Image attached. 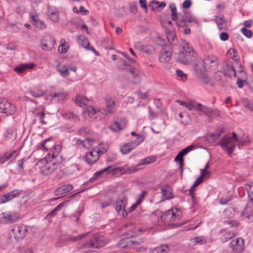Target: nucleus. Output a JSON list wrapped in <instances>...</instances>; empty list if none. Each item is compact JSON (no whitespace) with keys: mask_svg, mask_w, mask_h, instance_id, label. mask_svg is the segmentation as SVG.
Wrapping results in <instances>:
<instances>
[{"mask_svg":"<svg viewBox=\"0 0 253 253\" xmlns=\"http://www.w3.org/2000/svg\"><path fill=\"white\" fill-rule=\"evenodd\" d=\"M156 161V158L153 156H149L141 160L139 163L135 166L128 167L127 166L124 167H118L112 169V167L109 166L104 168L95 173L96 177L100 176L102 173L106 172L108 173L111 172L113 174H116L119 172L122 174H130L135 172L141 169L142 166L149 165Z\"/></svg>","mask_w":253,"mask_h":253,"instance_id":"1","label":"nucleus"},{"mask_svg":"<svg viewBox=\"0 0 253 253\" xmlns=\"http://www.w3.org/2000/svg\"><path fill=\"white\" fill-rule=\"evenodd\" d=\"M176 102L179 103L180 105L185 107L189 110L195 109L197 111L201 112L203 115L210 119L219 117L220 115V113L218 109L210 108L197 102H184L179 100H176Z\"/></svg>","mask_w":253,"mask_h":253,"instance_id":"2","label":"nucleus"},{"mask_svg":"<svg viewBox=\"0 0 253 253\" xmlns=\"http://www.w3.org/2000/svg\"><path fill=\"white\" fill-rule=\"evenodd\" d=\"M196 53L188 42L183 41L180 43L177 56V61L179 63L188 65L192 61Z\"/></svg>","mask_w":253,"mask_h":253,"instance_id":"3","label":"nucleus"},{"mask_svg":"<svg viewBox=\"0 0 253 253\" xmlns=\"http://www.w3.org/2000/svg\"><path fill=\"white\" fill-rule=\"evenodd\" d=\"M123 236L124 238L119 241L117 245L120 248L125 249L134 247L139 246L143 242L142 238H139L137 240L133 239L135 234L131 230L125 233Z\"/></svg>","mask_w":253,"mask_h":253,"instance_id":"4","label":"nucleus"},{"mask_svg":"<svg viewBox=\"0 0 253 253\" xmlns=\"http://www.w3.org/2000/svg\"><path fill=\"white\" fill-rule=\"evenodd\" d=\"M238 137L235 132L232 135L228 134L223 137L219 141V144L224 149L227 150L228 154L231 155L237 143Z\"/></svg>","mask_w":253,"mask_h":253,"instance_id":"5","label":"nucleus"},{"mask_svg":"<svg viewBox=\"0 0 253 253\" xmlns=\"http://www.w3.org/2000/svg\"><path fill=\"white\" fill-rule=\"evenodd\" d=\"M198 24V21L196 18L187 10L183 11V14H178V18L176 21L177 26L181 28L189 27L190 24Z\"/></svg>","mask_w":253,"mask_h":253,"instance_id":"6","label":"nucleus"},{"mask_svg":"<svg viewBox=\"0 0 253 253\" xmlns=\"http://www.w3.org/2000/svg\"><path fill=\"white\" fill-rule=\"evenodd\" d=\"M38 165H43L40 167L41 172L43 175H48L54 171L59 164L53 159L49 162L46 160L42 159L39 161Z\"/></svg>","mask_w":253,"mask_h":253,"instance_id":"7","label":"nucleus"},{"mask_svg":"<svg viewBox=\"0 0 253 253\" xmlns=\"http://www.w3.org/2000/svg\"><path fill=\"white\" fill-rule=\"evenodd\" d=\"M194 70L196 75L200 78L205 84L210 83V79L207 76L208 71L202 61H199L193 66Z\"/></svg>","mask_w":253,"mask_h":253,"instance_id":"8","label":"nucleus"},{"mask_svg":"<svg viewBox=\"0 0 253 253\" xmlns=\"http://www.w3.org/2000/svg\"><path fill=\"white\" fill-rule=\"evenodd\" d=\"M28 227L23 224H15L11 228L10 234L13 235L14 239L19 241L23 239L27 235Z\"/></svg>","mask_w":253,"mask_h":253,"instance_id":"9","label":"nucleus"},{"mask_svg":"<svg viewBox=\"0 0 253 253\" xmlns=\"http://www.w3.org/2000/svg\"><path fill=\"white\" fill-rule=\"evenodd\" d=\"M176 213L173 209L169 210L163 213L161 216L162 221L166 224L174 222L176 219L179 220L181 217V211L179 210L175 209Z\"/></svg>","mask_w":253,"mask_h":253,"instance_id":"10","label":"nucleus"},{"mask_svg":"<svg viewBox=\"0 0 253 253\" xmlns=\"http://www.w3.org/2000/svg\"><path fill=\"white\" fill-rule=\"evenodd\" d=\"M161 41L162 39L159 38ZM162 43H159V44L163 47L160 52L159 56V60L162 63H167L170 61L171 56V53L172 50L171 47L169 45H166L164 41H162Z\"/></svg>","mask_w":253,"mask_h":253,"instance_id":"11","label":"nucleus"},{"mask_svg":"<svg viewBox=\"0 0 253 253\" xmlns=\"http://www.w3.org/2000/svg\"><path fill=\"white\" fill-rule=\"evenodd\" d=\"M106 242L101 236L95 235L90 239L89 242L85 243L83 246L84 248H99L104 246Z\"/></svg>","mask_w":253,"mask_h":253,"instance_id":"12","label":"nucleus"},{"mask_svg":"<svg viewBox=\"0 0 253 253\" xmlns=\"http://www.w3.org/2000/svg\"><path fill=\"white\" fill-rule=\"evenodd\" d=\"M107 152V148L104 149L103 150H93L91 151L86 153L85 156V161L89 165L94 164L98 160L100 154H103Z\"/></svg>","mask_w":253,"mask_h":253,"instance_id":"13","label":"nucleus"},{"mask_svg":"<svg viewBox=\"0 0 253 253\" xmlns=\"http://www.w3.org/2000/svg\"><path fill=\"white\" fill-rule=\"evenodd\" d=\"M208 71H213L217 69L219 61L218 58L214 55H211L206 57L202 60Z\"/></svg>","mask_w":253,"mask_h":253,"instance_id":"14","label":"nucleus"},{"mask_svg":"<svg viewBox=\"0 0 253 253\" xmlns=\"http://www.w3.org/2000/svg\"><path fill=\"white\" fill-rule=\"evenodd\" d=\"M19 218L20 215L17 212H2L0 214V218L2 219L3 223H12L17 221Z\"/></svg>","mask_w":253,"mask_h":253,"instance_id":"15","label":"nucleus"},{"mask_svg":"<svg viewBox=\"0 0 253 253\" xmlns=\"http://www.w3.org/2000/svg\"><path fill=\"white\" fill-rule=\"evenodd\" d=\"M15 111L14 105L4 99H0V112L5 113L7 115H11Z\"/></svg>","mask_w":253,"mask_h":253,"instance_id":"16","label":"nucleus"},{"mask_svg":"<svg viewBox=\"0 0 253 253\" xmlns=\"http://www.w3.org/2000/svg\"><path fill=\"white\" fill-rule=\"evenodd\" d=\"M230 247L236 253H241L244 249V241L241 238L232 240L230 244Z\"/></svg>","mask_w":253,"mask_h":253,"instance_id":"17","label":"nucleus"},{"mask_svg":"<svg viewBox=\"0 0 253 253\" xmlns=\"http://www.w3.org/2000/svg\"><path fill=\"white\" fill-rule=\"evenodd\" d=\"M30 17L31 21L37 28L40 30H44L46 28V25L43 21L39 18V15L35 11L30 12Z\"/></svg>","mask_w":253,"mask_h":253,"instance_id":"18","label":"nucleus"},{"mask_svg":"<svg viewBox=\"0 0 253 253\" xmlns=\"http://www.w3.org/2000/svg\"><path fill=\"white\" fill-rule=\"evenodd\" d=\"M126 204L127 199L125 197L116 202V210L117 212L119 214H121L123 217L127 215V211L125 210Z\"/></svg>","mask_w":253,"mask_h":253,"instance_id":"19","label":"nucleus"},{"mask_svg":"<svg viewBox=\"0 0 253 253\" xmlns=\"http://www.w3.org/2000/svg\"><path fill=\"white\" fill-rule=\"evenodd\" d=\"M21 193V190L16 189L6 193L0 197V204L5 203L15 198L18 197Z\"/></svg>","mask_w":253,"mask_h":253,"instance_id":"20","label":"nucleus"},{"mask_svg":"<svg viewBox=\"0 0 253 253\" xmlns=\"http://www.w3.org/2000/svg\"><path fill=\"white\" fill-rule=\"evenodd\" d=\"M127 122L125 118H120L109 126L110 128L114 132L119 131L124 129L126 126Z\"/></svg>","mask_w":253,"mask_h":253,"instance_id":"21","label":"nucleus"},{"mask_svg":"<svg viewBox=\"0 0 253 253\" xmlns=\"http://www.w3.org/2000/svg\"><path fill=\"white\" fill-rule=\"evenodd\" d=\"M161 191L163 200H169L173 198L172 189L169 184L164 185L161 188Z\"/></svg>","mask_w":253,"mask_h":253,"instance_id":"22","label":"nucleus"},{"mask_svg":"<svg viewBox=\"0 0 253 253\" xmlns=\"http://www.w3.org/2000/svg\"><path fill=\"white\" fill-rule=\"evenodd\" d=\"M73 189V185L70 184H68L57 188L54 191V193L56 196H59L70 192Z\"/></svg>","mask_w":253,"mask_h":253,"instance_id":"23","label":"nucleus"},{"mask_svg":"<svg viewBox=\"0 0 253 253\" xmlns=\"http://www.w3.org/2000/svg\"><path fill=\"white\" fill-rule=\"evenodd\" d=\"M214 20L220 30H226L227 29L226 20L223 17L214 16Z\"/></svg>","mask_w":253,"mask_h":253,"instance_id":"24","label":"nucleus"},{"mask_svg":"<svg viewBox=\"0 0 253 253\" xmlns=\"http://www.w3.org/2000/svg\"><path fill=\"white\" fill-rule=\"evenodd\" d=\"M35 66L33 63L21 64L16 66L14 71L17 74H21L27 69H32Z\"/></svg>","mask_w":253,"mask_h":253,"instance_id":"25","label":"nucleus"},{"mask_svg":"<svg viewBox=\"0 0 253 253\" xmlns=\"http://www.w3.org/2000/svg\"><path fill=\"white\" fill-rule=\"evenodd\" d=\"M92 133V131L86 126L80 127L77 131L76 134L81 137H87Z\"/></svg>","mask_w":253,"mask_h":253,"instance_id":"26","label":"nucleus"},{"mask_svg":"<svg viewBox=\"0 0 253 253\" xmlns=\"http://www.w3.org/2000/svg\"><path fill=\"white\" fill-rule=\"evenodd\" d=\"M61 116L63 118H64L65 119L71 120L74 121L75 122H78L80 120L79 116L76 114H74L73 112L71 111H66L62 113Z\"/></svg>","mask_w":253,"mask_h":253,"instance_id":"27","label":"nucleus"},{"mask_svg":"<svg viewBox=\"0 0 253 253\" xmlns=\"http://www.w3.org/2000/svg\"><path fill=\"white\" fill-rule=\"evenodd\" d=\"M224 72L226 75L231 78L233 77H235L236 76L235 69L231 63H227L226 65V68L224 69Z\"/></svg>","mask_w":253,"mask_h":253,"instance_id":"28","label":"nucleus"},{"mask_svg":"<svg viewBox=\"0 0 253 253\" xmlns=\"http://www.w3.org/2000/svg\"><path fill=\"white\" fill-rule=\"evenodd\" d=\"M165 2H160L157 0H152L150 1L149 7L152 11H155L159 8H164L166 6Z\"/></svg>","mask_w":253,"mask_h":253,"instance_id":"29","label":"nucleus"},{"mask_svg":"<svg viewBox=\"0 0 253 253\" xmlns=\"http://www.w3.org/2000/svg\"><path fill=\"white\" fill-rule=\"evenodd\" d=\"M139 50L144 51L147 54H151L155 53V48L152 45L139 44L138 46Z\"/></svg>","mask_w":253,"mask_h":253,"instance_id":"30","label":"nucleus"},{"mask_svg":"<svg viewBox=\"0 0 253 253\" xmlns=\"http://www.w3.org/2000/svg\"><path fill=\"white\" fill-rule=\"evenodd\" d=\"M243 106L250 111L253 110V102L247 97L242 98L241 100Z\"/></svg>","mask_w":253,"mask_h":253,"instance_id":"31","label":"nucleus"},{"mask_svg":"<svg viewBox=\"0 0 253 253\" xmlns=\"http://www.w3.org/2000/svg\"><path fill=\"white\" fill-rule=\"evenodd\" d=\"M48 15L50 20L53 22H58L60 18L59 12L55 9L49 10Z\"/></svg>","mask_w":253,"mask_h":253,"instance_id":"32","label":"nucleus"},{"mask_svg":"<svg viewBox=\"0 0 253 253\" xmlns=\"http://www.w3.org/2000/svg\"><path fill=\"white\" fill-rule=\"evenodd\" d=\"M107 111L112 114L114 112L115 106V101L111 97H107L105 99Z\"/></svg>","mask_w":253,"mask_h":253,"instance_id":"33","label":"nucleus"},{"mask_svg":"<svg viewBox=\"0 0 253 253\" xmlns=\"http://www.w3.org/2000/svg\"><path fill=\"white\" fill-rule=\"evenodd\" d=\"M86 112L87 113L88 115L92 117L95 114H98V113H102L104 115H107L106 114V111L105 110H102L99 109L98 110H97L96 109L89 107L86 108Z\"/></svg>","mask_w":253,"mask_h":253,"instance_id":"34","label":"nucleus"},{"mask_svg":"<svg viewBox=\"0 0 253 253\" xmlns=\"http://www.w3.org/2000/svg\"><path fill=\"white\" fill-rule=\"evenodd\" d=\"M56 69L62 77H67L69 75V71L66 65L60 66V64L56 66Z\"/></svg>","mask_w":253,"mask_h":253,"instance_id":"35","label":"nucleus"},{"mask_svg":"<svg viewBox=\"0 0 253 253\" xmlns=\"http://www.w3.org/2000/svg\"><path fill=\"white\" fill-rule=\"evenodd\" d=\"M169 248L168 245H163L158 247L152 251V253H168Z\"/></svg>","mask_w":253,"mask_h":253,"instance_id":"36","label":"nucleus"},{"mask_svg":"<svg viewBox=\"0 0 253 253\" xmlns=\"http://www.w3.org/2000/svg\"><path fill=\"white\" fill-rule=\"evenodd\" d=\"M245 188L250 200L253 202V182L246 184Z\"/></svg>","mask_w":253,"mask_h":253,"instance_id":"37","label":"nucleus"},{"mask_svg":"<svg viewBox=\"0 0 253 253\" xmlns=\"http://www.w3.org/2000/svg\"><path fill=\"white\" fill-rule=\"evenodd\" d=\"M236 235L237 233L234 231H229L222 236L221 240L223 242H227L234 237Z\"/></svg>","mask_w":253,"mask_h":253,"instance_id":"38","label":"nucleus"},{"mask_svg":"<svg viewBox=\"0 0 253 253\" xmlns=\"http://www.w3.org/2000/svg\"><path fill=\"white\" fill-rule=\"evenodd\" d=\"M75 101L77 105L80 106H82L83 105L87 104L88 99L85 97L78 95L76 97Z\"/></svg>","mask_w":253,"mask_h":253,"instance_id":"39","label":"nucleus"},{"mask_svg":"<svg viewBox=\"0 0 253 253\" xmlns=\"http://www.w3.org/2000/svg\"><path fill=\"white\" fill-rule=\"evenodd\" d=\"M223 132V130H220L218 132L215 133H210L208 135V138L210 141L215 142L219 137L221 134Z\"/></svg>","mask_w":253,"mask_h":253,"instance_id":"40","label":"nucleus"},{"mask_svg":"<svg viewBox=\"0 0 253 253\" xmlns=\"http://www.w3.org/2000/svg\"><path fill=\"white\" fill-rule=\"evenodd\" d=\"M237 52L233 48L229 49L227 52V55L232 60L238 62L239 58L236 56Z\"/></svg>","mask_w":253,"mask_h":253,"instance_id":"41","label":"nucleus"},{"mask_svg":"<svg viewBox=\"0 0 253 253\" xmlns=\"http://www.w3.org/2000/svg\"><path fill=\"white\" fill-rule=\"evenodd\" d=\"M28 92L34 98H38L43 96L44 95V91L42 90H38L37 91L30 90Z\"/></svg>","mask_w":253,"mask_h":253,"instance_id":"42","label":"nucleus"},{"mask_svg":"<svg viewBox=\"0 0 253 253\" xmlns=\"http://www.w3.org/2000/svg\"><path fill=\"white\" fill-rule=\"evenodd\" d=\"M169 7L171 10V19L176 21L178 18V14L177 15L175 5L174 4H171Z\"/></svg>","mask_w":253,"mask_h":253,"instance_id":"43","label":"nucleus"},{"mask_svg":"<svg viewBox=\"0 0 253 253\" xmlns=\"http://www.w3.org/2000/svg\"><path fill=\"white\" fill-rule=\"evenodd\" d=\"M128 6L129 11L131 13L136 14L137 13L138 7L136 2L133 1L129 2Z\"/></svg>","mask_w":253,"mask_h":253,"instance_id":"44","label":"nucleus"},{"mask_svg":"<svg viewBox=\"0 0 253 253\" xmlns=\"http://www.w3.org/2000/svg\"><path fill=\"white\" fill-rule=\"evenodd\" d=\"M182 155L180 154L179 153L175 158L174 160L176 161L177 163H179V169L181 170V172L183 171V159Z\"/></svg>","mask_w":253,"mask_h":253,"instance_id":"45","label":"nucleus"},{"mask_svg":"<svg viewBox=\"0 0 253 253\" xmlns=\"http://www.w3.org/2000/svg\"><path fill=\"white\" fill-rule=\"evenodd\" d=\"M129 73L131 74L132 77L136 79L135 81H133V83L134 84L138 83L140 81L139 75L138 72L133 68H130L129 70Z\"/></svg>","mask_w":253,"mask_h":253,"instance_id":"46","label":"nucleus"},{"mask_svg":"<svg viewBox=\"0 0 253 253\" xmlns=\"http://www.w3.org/2000/svg\"><path fill=\"white\" fill-rule=\"evenodd\" d=\"M226 77L225 72L221 71H217L214 74L215 79L217 81H221Z\"/></svg>","mask_w":253,"mask_h":253,"instance_id":"47","label":"nucleus"},{"mask_svg":"<svg viewBox=\"0 0 253 253\" xmlns=\"http://www.w3.org/2000/svg\"><path fill=\"white\" fill-rule=\"evenodd\" d=\"M80 170L79 167L76 164H73L67 168V172L71 174L77 171H79Z\"/></svg>","mask_w":253,"mask_h":253,"instance_id":"48","label":"nucleus"},{"mask_svg":"<svg viewBox=\"0 0 253 253\" xmlns=\"http://www.w3.org/2000/svg\"><path fill=\"white\" fill-rule=\"evenodd\" d=\"M87 233L86 234H81L77 237H74L73 236H69L68 237V239L72 242H77V241H80V240H82V239H83L87 235Z\"/></svg>","mask_w":253,"mask_h":253,"instance_id":"49","label":"nucleus"},{"mask_svg":"<svg viewBox=\"0 0 253 253\" xmlns=\"http://www.w3.org/2000/svg\"><path fill=\"white\" fill-rule=\"evenodd\" d=\"M120 151L124 155L127 154L131 151L129 145H128L127 143L122 145L120 147Z\"/></svg>","mask_w":253,"mask_h":253,"instance_id":"50","label":"nucleus"},{"mask_svg":"<svg viewBox=\"0 0 253 253\" xmlns=\"http://www.w3.org/2000/svg\"><path fill=\"white\" fill-rule=\"evenodd\" d=\"M204 180V177L200 175L199 177L196 180L192 187L190 188V192L192 194L193 189L201 184L202 182H203Z\"/></svg>","mask_w":253,"mask_h":253,"instance_id":"51","label":"nucleus"},{"mask_svg":"<svg viewBox=\"0 0 253 253\" xmlns=\"http://www.w3.org/2000/svg\"><path fill=\"white\" fill-rule=\"evenodd\" d=\"M204 180V177L200 175L199 177L196 180L192 187L190 188V192L192 194L193 189L201 184L202 182H203Z\"/></svg>","mask_w":253,"mask_h":253,"instance_id":"52","label":"nucleus"},{"mask_svg":"<svg viewBox=\"0 0 253 253\" xmlns=\"http://www.w3.org/2000/svg\"><path fill=\"white\" fill-rule=\"evenodd\" d=\"M54 150L51 155V159L53 160L58 156L59 152L61 150V146L60 145H57L54 146Z\"/></svg>","mask_w":253,"mask_h":253,"instance_id":"53","label":"nucleus"},{"mask_svg":"<svg viewBox=\"0 0 253 253\" xmlns=\"http://www.w3.org/2000/svg\"><path fill=\"white\" fill-rule=\"evenodd\" d=\"M94 140L91 138H86L84 139V147L86 149L90 148L92 145Z\"/></svg>","mask_w":253,"mask_h":253,"instance_id":"54","label":"nucleus"},{"mask_svg":"<svg viewBox=\"0 0 253 253\" xmlns=\"http://www.w3.org/2000/svg\"><path fill=\"white\" fill-rule=\"evenodd\" d=\"M249 140L248 138H238L237 143L239 146H245L249 144Z\"/></svg>","mask_w":253,"mask_h":253,"instance_id":"55","label":"nucleus"},{"mask_svg":"<svg viewBox=\"0 0 253 253\" xmlns=\"http://www.w3.org/2000/svg\"><path fill=\"white\" fill-rule=\"evenodd\" d=\"M4 154L6 157L7 161H8L10 160L15 159L17 156V153L16 152V151L13 150L10 152H6L4 153Z\"/></svg>","mask_w":253,"mask_h":253,"instance_id":"56","label":"nucleus"},{"mask_svg":"<svg viewBox=\"0 0 253 253\" xmlns=\"http://www.w3.org/2000/svg\"><path fill=\"white\" fill-rule=\"evenodd\" d=\"M167 38L168 41L170 42H174L175 40L176 37L174 33L171 31H169L167 33Z\"/></svg>","mask_w":253,"mask_h":253,"instance_id":"57","label":"nucleus"},{"mask_svg":"<svg viewBox=\"0 0 253 253\" xmlns=\"http://www.w3.org/2000/svg\"><path fill=\"white\" fill-rule=\"evenodd\" d=\"M241 32L248 38H251L253 36V32L250 30L247 29L245 27H243L241 29Z\"/></svg>","mask_w":253,"mask_h":253,"instance_id":"58","label":"nucleus"},{"mask_svg":"<svg viewBox=\"0 0 253 253\" xmlns=\"http://www.w3.org/2000/svg\"><path fill=\"white\" fill-rule=\"evenodd\" d=\"M195 146L194 145H190L184 149H182L180 152V154L182 155V156H184L186 155L188 152L192 150L194 148Z\"/></svg>","mask_w":253,"mask_h":253,"instance_id":"59","label":"nucleus"},{"mask_svg":"<svg viewBox=\"0 0 253 253\" xmlns=\"http://www.w3.org/2000/svg\"><path fill=\"white\" fill-rule=\"evenodd\" d=\"M235 211L232 208L226 209L224 211V214L229 218L232 217L234 214Z\"/></svg>","mask_w":253,"mask_h":253,"instance_id":"60","label":"nucleus"},{"mask_svg":"<svg viewBox=\"0 0 253 253\" xmlns=\"http://www.w3.org/2000/svg\"><path fill=\"white\" fill-rule=\"evenodd\" d=\"M193 242L198 244H203L206 243L207 240L203 237H197L193 239Z\"/></svg>","mask_w":253,"mask_h":253,"instance_id":"61","label":"nucleus"},{"mask_svg":"<svg viewBox=\"0 0 253 253\" xmlns=\"http://www.w3.org/2000/svg\"><path fill=\"white\" fill-rule=\"evenodd\" d=\"M53 45L52 44H48L46 42H43L42 41L41 42V47L44 50H49L52 48Z\"/></svg>","mask_w":253,"mask_h":253,"instance_id":"62","label":"nucleus"},{"mask_svg":"<svg viewBox=\"0 0 253 253\" xmlns=\"http://www.w3.org/2000/svg\"><path fill=\"white\" fill-rule=\"evenodd\" d=\"M64 203H61L57 206L56 207L50 212L49 213V215L51 216H54L55 215L56 212L59 211L63 206Z\"/></svg>","mask_w":253,"mask_h":253,"instance_id":"63","label":"nucleus"},{"mask_svg":"<svg viewBox=\"0 0 253 253\" xmlns=\"http://www.w3.org/2000/svg\"><path fill=\"white\" fill-rule=\"evenodd\" d=\"M248 211V209H246V211H243L242 213L243 216L251 220H253V211L249 214Z\"/></svg>","mask_w":253,"mask_h":253,"instance_id":"64","label":"nucleus"}]
</instances>
